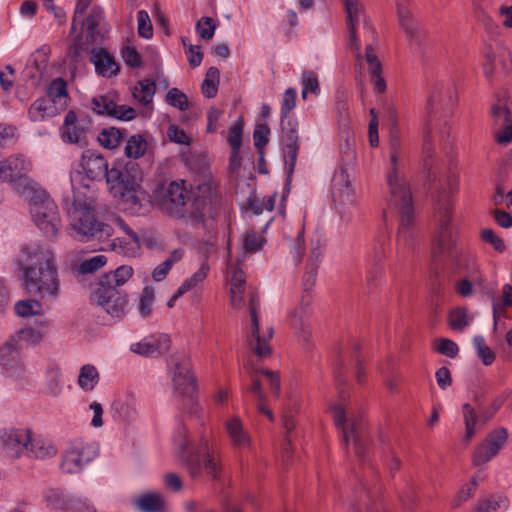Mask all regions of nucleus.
Segmentation results:
<instances>
[{
  "mask_svg": "<svg viewBox=\"0 0 512 512\" xmlns=\"http://www.w3.org/2000/svg\"><path fill=\"white\" fill-rule=\"evenodd\" d=\"M16 263L22 272L25 289L41 300L54 301L61 293V284L53 250L43 243L24 245Z\"/></svg>",
  "mask_w": 512,
  "mask_h": 512,
  "instance_id": "f257e3e1",
  "label": "nucleus"
},
{
  "mask_svg": "<svg viewBox=\"0 0 512 512\" xmlns=\"http://www.w3.org/2000/svg\"><path fill=\"white\" fill-rule=\"evenodd\" d=\"M401 143L396 136L390 140V169L387 173L389 206L399 208L400 219L397 232L396 251L404 255L413 245L415 237V217L412 196L406 179L400 171Z\"/></svg>",
  "mask_w": 512,
  "mask_h": 512,
  "instance_id": "f03ea898",
  "label": "nucleus"
},
{
  "mask_svg": "<svg viewBox=\"0 0 512 512\" xmlns=\"http://www.w3.org/2000/svg\"><path fill=\"white\" fill-rule=\"evenodd\" d=\"M82 167L91 180L106 178L111 194L119 199L124 208L131 213H140L148 201L139 179L127 170L117 168L108 170V162L101 154L88 151L83 155Z\"/></svg>",
  "mask_w": 512,
  "mask_h": 512,
  "instance_id": "7ed1b4c3",
  "label": "nucleus"
},
{
  "mask_svg": "<svg viewBox=\"0 0 512 512\" xmlns=\"http://www.w3.org/2000/svg\"><path fill=\"white\" fill-rule=\"evenodd\" d=\"M173 444L180 462L193 480L200 478L203 471L213 480L219 478L220 467L204 431L191 438L187 427L181 424L174 432Z\"/></svg>",
  "mask_w": 512,
  "mask_h": 512,
  "instance_id": "20e7f679",
  "label": "nucleus"
},
{
  "mask_svg": "<svg viewBox=\"0 0 512 512\" xmlns=\"http://www.w3.org/2000/svg\"><path fill=\"white\" fill-rule=\"evenodd\" d=\"M68 227L67 233L82 242H104L113 235V228L98 220L95 209V200L91 197H76L69 204L65 202Z\"/></svg>",
  "mask_w": 512,
  "mask_h": 512,
  "instance_id": "39448f33",
  "label": "nucleus"
},
{
  "mask_svg": "<svg viewBox=\"0 0 512 512\" xmlns=\"http://www.w3.org/2000/svg\"><path fill=\"white\" fill-rule=\"evenodd\" d=\"M29 206L35 225L47 238L55 240L61 227V219L53 199L46 191L36 189L31 193Z\"/></svg>",
  "mask_w": 512,
  "mask_h": 512,
  "instance_id": "423d86ee",
  "label": "nucleus"
},
{
  "mask_svg": "<svg viewBox=\"0 0 512 512\" xmlns=\"http://www.w3.org/2000/svg\"><path fill=\"white\" fill-rule=\"evenodd\" d=\"M452 210L445 204L439 210V230L433 255L442 260L459 263L463 248L457 241V228L451 224Z\"/></svg>",
  "mask_w": 512,
  "mask_h": 512,
  "instance_id": "0eeeda50",
  "label": "nucleus"
},
{
  "mask_svg": "<svg viewBox=\"0 0 512 512\" xmlns=\"http://www.w3.org/2000/svg\"><path fill=\"white\" fill-rule=\"evenodd\" d=\"M156 201L162 211L192 222L191 192L184 181H173L161 187L157 192Z\"/></svg>",
  "mask_w": 512,
  "mask_h": 512,
  "instance_id": "6e6552de",
  "label": "nucleus"
},
{
  "mask_svg": "<svg viewBox=\"0 0 512 512\" xmlns=\"http://www.w3.org/2000/svg\"><path fill=\"white\" fill-rule=\"evenodd\" d=\"M330 410L336 427L341 430L344 443L346 446L352 443L354 454L362 459L365 455V440L360 419L342 403L331 405Z\"/></svg>",
  "mask_w": 512,
  "mask_h": 512,
  "instance_id": "1a4fd4ad",
  "label": "nucleus"
},
{
  "mask_svg": "<svg viewBox=\"0 0 512 512\" xmlns=\"http://www.w3.org/2000/svg\"><path fill=\"white\" fill-rule=\"evenodd\" d=\"M98 452L99 448L95 443L75 441L62 456L61 470L67 474L79 473L98 455Z\"/></svg>",
  "mask_w": 512,
  "mask_h": 512,
  "instance_id": "9d476101",
  "label": "nucleus"
},
{
  "mask_svg": "<svg viewBox=\"0 0 512 512\" xmlns=\"http://www.w3.org/2000/svg\"><path fill=\"white\" fill-rule=\"evenodd\" d=\"M259 300L254 292L249 295V310L251 317V327L249 331V346L259 358H265L271 353L269 340L273 337V328L268 327L265 332L260 334L257 317V307Z\"/></svg>",
  "mask_w": 512,
  "mask_h": 512,
  "instance_id": "9b49d317",
  "label": "nucleus"
},
{
  "mask_svg": "<svg viewBox=\"0 0 512 512\" xmlns=\"http://www.w3.org/2000/svg\"><path fill=\"white\" fill-rule=\"evenodd\" d=\"M346 14L345 24L347 29V37L352 39V43L356 44V36H358L357 29L360 25L370 33L373 37L376 35V30L370 23L363 4L360 0H340Z\"/></svg>",
  "mask_w": 512,
  "mask_h": 512,
  "instance_id": "f8f14e48",
  "label": "nucleus"
},
{
  "mask_svg": "<svg viewBox=\"0 0 512 512\" xmlns=\"http://www.w3.org/2000/svg\"><path fill=\"white\" fill-rule=\"evenodd\" d=\"M216 194V184L210 178H204L191 192L192 223H200L210 212Z\"/></svg>",
  "mask_w": 512,
  "mask_h": 512,
  "instance_id": "ddd939ff",
  "label": "nucleus"
},
{
  "mask_svg": "<svg viewBox=\"0 0 512 512\" xmlns=\"http://www.w3.org/2000/svg\"><path fill=\"white\" fill-rule=\"evenodd\" d=\"M32 432L29 429H1L0 441L4 451L12 458L26 457Z\"/></svg>",
  "mask_w": 512,
  "mask_h": 512,
  "instance_id": "4468645a",
  "label": "nucleus"
},
{
  "mask_svg": "<svg viewBox=\"0 0 512 512\" xmlns=\"http://www.w3.org/2000/svg\"><path fill=\"white\" fill-rule=\"evenodd\" d=\"M31 169L32 162L27 157L21 154L12 155L0 161V179L11 184H26V176Z\"/></svg>",
  "mask_w": 512,
  "mask_h": 512,
  "instance_id": "2eb2a0df",
  "label": "nucleus"
},
{
  "mask_svg": "<svg viewBox=\"0 0 512 512\" xmlns=\"http://www.w3.org/2000/svg\"><path fill=\"white\" fill-rule=\"evenodd\" d=\"M171 373L174 392L181 396H191L196 385L191 373L190 360L185 356L176 358Z\"/></svg>",
  "mask_w": 512,
  "mask_h": 512,
  "instance_id": "dca6fc26",
  "label": "nucleus"
},
{
  "mask_svg": "<svg viewBox=\"0 0 512 512\" xmlns=\"http://www.w3.org/2000/svg\"><path fill=\"white\" fill-rule=\"evenodd\" d=\"M452 102L451 89L445 86H439L435 88L431 96L427 101V117L428 120L425 123L423 137H424V150L429 152L432 149L433 139V125L431 123V117L436 107L440 106L444 108Z\"/></svg>",
  "mask_w": 512,
  "mask_h": 512,
  "instance_id": "f3484780",
  "label": "nucleus"
},
{
  "mask_svg": "<svg viewBox=\"0 0 512 512\" xmlns=\"http://www.w3.org/2000/svg\"><path fill=\"white\" fill-rule=\"evenodd\" d=\"M507 440V432L501 428L488 434L485 440L474 451L472 461L475 466L489 462L503 448Z\"/></svg>",
  "mask_w": 512,
  "mask_h": 512,
  "instance_id": "a211bd4d",
  "label": "nucleus"
},
{
  "mask_svg": "<svg viewBox=\"0 0 512 512\" xmlns=\"http://www.w3.org/2000/svg\"><path fill=\"white\" fill-rule=\"evenodd\" d=\"M323 256V245L320 239L311 240L307 253V262L305 266V273L302 281V295L304 297H312L311 291L315 285L317 270Z\"/></svg>",
  "mask_w": 512,
  "mask_h": 512,
  "instance_id": "6ab92c4d",
  "label": "nucleus"
},
{
  "mask_svg": "<svg viewBox=\"0 0 512 512\" xmlns=\"http://www.w3.org/2000/svg\"><path fill=\"white\" fill-rule=\"evenodd\" d=\"M92 109L100 115H108L122 121H130L136 117L134 108L126 105H118L113 94L94 97Z\"/></svg>",
  "mask_w": 512,
  "mask_h": 512,
  "instance_id": "aec40b11",
  "label": "nucleus"
},
{
  "mask_svg": "<svg viewBox=\"0 0 512 512\" xmlns=\"http://www.w3.org/2000/svg\"><path fill=\"white\" fill-rule=\"evenodd\" d=\"M231 446L236 450H250L252 437L239 415H230L223 422Z\"/></svg>",
  "mask_w": 512,
  "mask_h": 512,
  "instance_id": "412c9836",
  "label": "nucleus"
},
{
  "mask_svg": "<svg viewBox=\"0 0 512 512\" xmlns=\"http://www.w3.org/2000/svg\"><path fill=\"white\" fill-rule=\"evenodd\" d=\"M20 350L10 339L0 347V366L2 371L5 375L15 379H21L24 375Z\"/></svg>",
  "mask_w": 512,
  "mask_h": 512,
  "instance_id": "4be33fe9",
  "label": "nucleus"
},
{
  "mask_svg": "<svg viewBox=\"0 0 512 512\" xmlns=\"http://www.w3.org/2000/svg\"><path fill=\"white\" fill-rule=\"evenodd\" d=\"M171 340L167 334L149 335L132 343L130 350L144 357H159L169 351Z\"/></svg>",
  "mask_w": 512,
  "mask_h": 512,
  "instance_id": "5701e85b",
  "label": "nucleus"
},
{
  "mask_svg": "<svg viewBox=\"0 0 512 512\" xmlns=\"http://www.w3.org/2000/svg\"><path fill=\"white\" fill-rule=\"evenodd\" d=\"M98 304L112 317H121L127 308V298L114 287L100 286L96 291Z\"/></svg>",
  "mask_w": 512,
  "mask_h": 512,
  "instance_id": "b1692460",
  "label": "nucleus"
},
{
  "mask_svg": "<svg viewBox=\"0 0 512 512\" xmlns=\"http://www.w3.org/2000/svg\"><path fill=\"white\" fill-rule=\"evenodd\" d=\"M312 297L305 295L300 298L299 305L293 309L290 313V325L295 330L297 337L305 345H309L311 337V328L309 323L306 321L308 316L309 306L311 304Z\"/></svg>",
  "mask_w": 512,
  "mask_h": 512,
  "instance_id": "393cba45",
  "label": "nucleus"
},
{
  "mask_svg": "<svg viewBox=\"0 0 512 512\" xmlns=\"http://www.w3.org/2000/svg\"><path fill=\"white\" fill-rule=\"evenodd\" d=\"M44 501L46 505L52 509H74L77 512L85 511L84 504L88 503L87 501L76 500L59 488L47 489L44 493Z\"/></svg>",
  "mask_w": 512,
  "mask_h": 512,
  "instance_id": "a878e982",
  "label": "nucleus"
},
{
  "mask_svg": "<svg viewBox=\"0 0 512 512\" xmlns=\"http://www.w3.org/2000/svg\"><path fill=\"white\" fill-rule=\"evenodd\" d=\"M90 60L95 66L96 72L103 77H112L119 72V65L114 57L105 49L92 48Z\"/></svg>",
  "mask_w": 512,
  "mask_h": 512,
  "instance_id": "bb28decb",
  "label": "nucleus"
},
{
  "mask_svg": "<svg viewBox=\"0 0 512 512\" xmlns=\"http://www.w3.org/2000/svg\"><path fill=\"white\" fill-rule=\"evenodd\" d=\"M354 188L351 185L347 169L342 168L333 178L332 197L334 202L348 204L352 201Z\"/></svg>",
  "mask_w": 512,
  "mask_h": 512,
  "instance_id": "cd10ccee",
  "label": "nucleus"
},
{
  "mask_svg": "<svg viewBox=\"0 0 512 512\" xmlns=\"http://www.w3.org/2000/svg\"><path fill=\"white\" fill-rule=\"evenodd\" d=\"M499 60L506 71L511 69L510 60L511 53L510 51L502 46L497 45L495 48L490 47L485 52V62L483 64L484 74L487 78H491L494 73L495 61Z\"/></svg>",
  "mask_w": 512,
  "mask_h": 512,
  "instance_id": "c85d7f7f",
  "label": "nucleus"
},
{
  "mask_svg": "<svg viewBox=\"0 0 512 512\" xmlns=\"http://www.w3.org/2000/svg\"><path fill=\"white\" fill-rule=\"evenodd\" d=\"M56 454L57 448L51 440L40 435H31L26 457L45 460L54 457Z\"/></svg>",
  "mask_w": 512,
  "mask_h": 512,
  "instance_id": "c756f323",
  "label": "nucleus"
},
{
  "mask_svg": "<svg viewBox=\"0 0 512 512\" xmlns=\"http://www.w3.org/2000/svg\"><path fill=\"white\" fill-rule=\"evenodd\" d=\"M384 258L385 254L382 251L381 242L377 240L372 250L370 267L366 272V282L369 290L377 287L383 278L382 260Z\"/></svg>",
  "mask_w": 512,
  "mask_h": 512,
  "instance_id": "7c9ffc66",
  "label": "nucleus"
},
{
  "mask_svg": "<svg viewBox=\"0 0 512 512\" xmlns=\"http://www.w3.org/2000/svg\"><path fill=\"white\" fill-rule=\"evenodd\" d=\"M231 277L229 279L230 283V302L232 307L236 309L242 308L244 304V291H245V277L244 273L240 268L231 266Z\"/></svg>",
  "mask_w": 512,
  "mask_h": 512,
  "instance_id": "2f4dec72",
  "label": "nucleus"
},
{
  "mask_svg": "<svg viewBox=\"0 0 512 512\" xmlns=\"http://www.w3.org/2000/svg\"><path fill=\"white\" fill-rule=\"evenodd\" d=\"M133 503L140 512H164L166 507L163 494L155 491L139 495Z\"/></svg>",
  "mask_w": 512,
  "mask_h": 512,
  "instance_id": "473e14b6",
  "label": "nucleus"
},
{
  "mask_svg": "<svg viewBox=\"0 0 512 512\" xmlns=\"http://www.w3.org/2000/svg\"><path fill=\"white\" fill-rule=\"evenodd\" d=\"M398 23L404 33L410 38L417 37V22L409 8V0H396Z\"/></svg>",
  "mask_w": 512,
  "mask_h": 512,
  "instance_id": "72a5a7b5",
  "label": "nucleus"
},
{
  "mask_svg": "<svg viewBox=\"0 0 512 512\" xmlns=\"http://www.w3.org/2000/svg\"><path fill=\"white\" fill-rule=\"evenodd\" d=\"M43 332L32 327H25L14 333L9 339L20 349L34 346L41 342Z\"/></svg>",
  "mask_w": 512,
  "mask_h": 512,
  "instance_id": "f704fd0d",
  "label": "nucleus"
},
{
  "mask_svg": "<svg viewBox=\"0 0 512 512\" xmlns=\"http://www.w3.org/2000/svg\"><path fill=\"white\" fill-rule=\"evenodd\" d=\"M133 269L131 266L122 265L115 269L113 272L105 274L99 285L102 287H120L124 285L132 276Z\"/></svg>",
  "mask_w": 512,
  "mask_h": 512,
  "instance_id": "c9c22d12",
  "label": "nucleus"
},
{
  "mask_svg": "<svg viewBox=\"0 0 512 512\" xmlns=\"http://www.w3.org/2000/svg\"><path fill=\"white\" fill-rule=\"evenodd\" d=\"M58 108L48 98L37 99L29 109V117L33 121H42L57 113Z\"/></svg>",
  "mask_w": 512,
  "mask_h": 512,
  "instance_id": "e433bc0d",
  "label": "nucleus"
},
{
  "mask_svg": "<svg viewBox=\"0 0 512 512\" xmlns=\"http://www.w3.org/2000/svg\"><path fill=\"white\" fill-rule=\"evenodd\" d=\"M113 409L118 417L124 421H133L138 416L137 402L133 397H126L113 404Z\"/></svg>",
  "mask_w": 512,
  "mask_h": 512,
  "instance_id": "4c0bfd02",
  "label": "nucleus"
},
{
  "mask_svg": "<svg viewBox=\"0 0 512 512\" xmlns=\"http://www.w3.org/2000/svg\"><path fill=\"white\" fill-rule=\"evenodd\" d=\"M210 266L206 260H203L199 269L194 272L189 278L183 281L178 288V295H183L186 292L198 287L208 276Z\"/></svg>",
  "mask_w": 512,
  "mask_h": 512,
  "instance_id": "58836bf2",
  "label": "nucleus"
},
{
  "mask_svg": "<svg viewBox=\"0 0 512 512\" xmlns=\"http://www.w3.org/2000/svg\"><path fill=\"white\" fill-rule=\"evenodd\" d=\"M99 382V372L94 365L86 364L80 368L78 385L86 392L92 391Z\"/></svg>",
  "mask_w": 512,
  "mask_h": 512,
  "instance_id": "ea45409f",
  "label": "nucleus"
},
{
  "mask_svg": "<svg viewBox=\"0 0 512 512\" xmlns=\"http://www.w3.org/2000/svg\"><path fill=\"white\" fill-rule=\"evenodd\" d=\"M298 122L296 118L281 119V142L283 147L298 145Z\"/></svg>",
  "mask_w": 512,
  "mask_h": 512,
  "instance_id": "a19ab883",
  "label": "nucleus"
},
{
  "mask_svg": "<svg viewBox=\"0 0 512 512\" xmlns=\"http://www.w3.org/2000/svg\"><path fill=\"white\" fill-rule=\"evenodd\" d=\"M259 370L260 369L254 367L251 368L252 385L250 386L249 391L255 396L259 411L273 420L272 412L265 406L266 394L262 390V384L260 380L256 377V374L259 373Z\"/></svg>",
  "mask_w": 512,
  "mask_h": 512,
  "instance_id": "79ce46f5",
  "label": "nucleus"
},
{
  "mask_svg": "<svg viewBox=\"0 0 512 512\" xmlns=\"http://www.w3.org/2000/svg\"><path fill=\"white\" fill-rule=\"evenodd\" d=\"M183 255L184 251L182 249L173 250L165 261L154 268L152 272L154 281H162L167 276L172 266L183 258Z\"/></svg>",
  "mask_w": 512,
  "mask_h": 512,
  "instance_id": "37998d69",
  "label": "nucleus"
},
{
  "mask_svg": "<svg viewBox=\"0 0 512 512\" xmlns=\"http://www.w3.org/2000/svg\"><path fill=\"white\" fill-rule=\"evenodd\" d=\"M512 306V286L505 284L502 287L500 295L492 297L493 317L496 321L497 317L503 313L507 308Z\"/></svg>",
  "mask_w": 512,
  "mask_h": 512,
  "instance_id": "c03bdc74",
  "label": "nucleus"
},
{
  "mask_svg": "<svg viewBox=\"0 0 512 512\" xmlns=\"http://www.w3.org/2000/svg\"><path fill=\"white\" fill-rule=\"evenodd\" d=\"M67 87L63 79L58 78L52 81L48 89V99L56 105L59 104L60 109H64L67 103Z\"/></svg>",
  "mask_w": 512,
  "mask_h": 512,
  "instance_id": "a18cd8bd",
  "label": "nucleus"
},
{
  "mask_svg": "<svg viewBox=\"0 0 512 512\" xmlns=\"http://www.w3.org/2000/svg\"><path fill=\"white\" fill-rule=\"evenodd\" d=\"M124 137V133L121 130L115 127H109L102 129L97 139L104 148L115 149L120 145Z\"/></svg>",
  "mask_w": 512,
  "mask_h": 512,
  "instance_id": "49530a36",
  "label": "nucleus"
},
{
  "mask_svg": "<svg viewBox=\"0 0 512 512\" xmlns=\"http://www.w3.org/2000/svg\"><path fill=\"white\" fill-rule=\"evenodd\" d=\"M156 85L149 79L142 80L133 89V97L141 104L147 105L152 102Z\"/></svg>",
  "mask_w": 512,
  "mask_h": 512,
  "instance_id": "de8ad7c7",
  "label": "nucleus"
},
{
  "mask_svg": "<svg viewBox=\"0 0 512 512\" xmlns=\"http://www.w3.org/2000/svg\"><path fill=\"white\" fill-rule=\"evenodd\" d=\"M463 416L465 422V435L463 440L465 442H469L476 434V426L481 422V420L477 417L474 409L468 403L463 405Z\"/></svg>",
  "mask_w": 512,
  "mask_h": 512,
  "instance_id": "09e8293b",
  "label": "nucleus"
},
{
  "mask_svg": "<svg viewBox=\"0 0 512 512\" xmlns=\"http://www.w3.org/2000/svg\"><path fill=\"white\" fill-rule=\"evenodd\" d=\"M147 149L146 140L139 134L131 136L125 146V155L128 158L138 159L142 157Z\"/></svg>",
  "mask_w": 512,
  "mask_h": 512,
  "instance_id": "8fccbe9b",
  "label": "nucleus"
},
{
  "mask_svg": "<svg viewBox=\"0 0 512 512\" xmlns=\"http://www.w3.org/2000/svg\"><path fill=\"white\" fill-rule=\"evenodd\" d=\"M15 311L21 317L37 316L42 314L43 306L36 299H26L15 304Z\"/></svg>",
  "mask_w": 512,
  "mask_h": 512,
  "instance_id": "3c124183",
  "label": "nucleus"
},
{
  "mask_svg": "<svg viewBox=\"0 0 512 512\" xmlns=\"http://www.w3.org/2000/svg\"><path fill=\"white\" fill-rule=\"evenodd\" d=\"M220 72L216 67H210L206 73L205 79L202 83V93L207 98H213L218 91Z\"/></svg>",
  "mask_w": 512,
  "mask_h": 512,
  "instance_id": "603ef678",
  "label": "nucleus"
},
{
  "mask_svg": "<svg viewBox=\"0 0 512 512\" xmlns=\"http://www.w3.org/2000/svg\"><path fill=\"white\" fill-rule=\"evenodd\" d=\"M307 247L304 241V228L301 227L297 236L290 241V255L295 265H298L306 255Z\"/></svg>",
  "mask_w": 512,
  "mask_h": 512,
  "instance_id": "864d4df0",
  "label": "nucleus"
},
{
  "mask_svg": "<svg viewBox=\"0 0 512 512\" xmlns=\"http://www.w3.org/2000/svg\"><path fill=\"white\" fill-rule=\"evenodd\" d=\"M302 92L301 96L305 100L308 93L318 95L320 93V86L317 74L311 70H305L301 76Z\"/></svg>",
  "mask_w": 512,
  "mask_h": 512,
  "instance_id": "5fc2aeb1",
  "label": "nucleus"
},
{
  "mask_svg": "<svg viewBox=\"0 0 512 512\" xmlns=\"http://www.w3.org/2000/svg\"><path fill=\"white\" fill-rule=\"evenodd\" d=\"M154 289L150 286L144 287L139 298L137 310L142 318H148L153 311Z\"/></svg>",
  "mask_w": 512,
  "mask_h": 512,
  "instance_id": "6e6d98bb",
  "label": "nucleus"
},
{
  "mask_svg": "<svg viewBox=\"0 0 512 512\" xmlns=\"http://www.w3.org/2000/svg\"><path fill=\"white\" fill-rule=\"evenodd\" d=\"M507 499L503 497H492L482 501L474 512H503L507 509Z\"/></svg>",
  "mask_w": 512,
  "mask_h": 512,
  "instance_id": "4d7b16f0",
  "label": "nucleus"
},
{
  "mask_svg": "<svg viewBox=\"0 0 512 512\" xmlns=\"http://www.w3.org/2000/svg\"><path fill=\"white\" fill-rule=\"evenodd\" d=\"M449 325L453 330L463 331L471 321L464 308H456L449 314Z\"/></svg>",
  "mask_w": 512,
  "mask_h": 512,
  "instance_id": "13d9d810",
  "label": "nucleus"
},
{
  "mask_svg": "<svg viewBox=\"0 0 512 512\" xmlns=\"http://www.w3.org/2000/svg\"><path fill=\"white\" fill-rule=\"evenodd\" d=\"M61 372L58 367H52L47 371V384L45 391L48 395L52 397H57L61 393V384H60Z\"/></svg>",
  "mask_w": 512,
  "mask_h": 512,
  "instance_id": "bf43d9fd",
  "label": "nucleus"
},
{
  "mask_svg": "<svg viewBox=\"0 0 512 512\" xmlns=\"http://www.w3.org/2000/svg\"><path fill=\"white\" fill-rule=\"evenodd\" d=\"M473 344L476 349L478 357L484 365H491L495 360L494 352L486 345L485 339L482 336H475Z\"/></svg>",
  "mask_w": 512,
  "mask_h": 512,
  "instance_id": "052dcab7",
  "label": "nucleus"
},
{
  "mask_svg": "<svg viewBox=\"0 0 512 512\" xmlns=\"http://www.w3.org/2000/svg\"><path fill=\"white\" fill-rule=\"evenodd\" d=\"M166 102L178 108L181 111H186L189 108L187 96L178 88H171L166 94Z\"/></svg>",
  "mask_w": 512,
  "mask_h": 512,
  "instance_id": "680f3d73",
  "label": "nucleus"
},
{
  "mask_svg": "<svg viewBox=\"0 0 512 512\" xmlns=\"http://www.w3.org/2000/svg\"><path fill=\"white\" fill-rule=\"evenodd\" d=\"M265 239L255 231H249L243 238V248L246 252L255 253L264 245Z\"/></svg>",
  "mask_w": 512,
  "mask_h": 512,
  "instance_id": "e2e57ef3",
  "label": "nucleus"
},
{
  "mask_svg": "<svg viewBox=\"0 0 512 512\" xmlns=\"http://www.w3.org/2000/svg\"><path fill=\"white\" fill-rule=\"evenodd\" d=\"M297 92L294 88L285 90L281 105V119H289V113L296 106Z\"/></svg>",
  "mask_w": 512,
  "mask_h": 512,
  "instance_id": "0e129e2a",
  "label": "nucleus"
},
{
  "mask_svg": "<svg viewBox=\"0 0 512 512\" xmlns=\"http://www.w3.org/2000/svg\"><path fill=\"white\" fill-rule=\"evenodd\" d=\"M107 263V258L104 255H96L89 259L84 260L79 270L82 274H89L102 268Z\"/></svg>",
  "mask_w": 512,
  "mask_h": 512,
  "instance_id": "69168bd1",
  "label": "nucleus"
},
{
  "mask_svg": "<svg viewBox=\"0 0 512 512\" xmlns=\"http://www.w3.org/2000/svg\"><path fill=\"white\" fill-rule=\"evenodd\" d=\"M495 126H503L512 123L511 112L503 105L495 104L491 108Z\"/></svg>",
  "mask_w": 512,
  "mask_h": 512,
  "instance_id": "338daca9",
  "label": "nucleus"
},
{
  "mask_svg": "<svg viewBox=\"0 0 512 512\" xmlns=\"http://www.w3.org/2000/svg\"><path fill=\"white\" fill-rule=\"evenodd\" d=\"M138 33L140 36L149 39L153 35L152 23L149 14L144 10L137 12Z\"/></svg>",
  "mask_w": 512,
  "mask_h": 512,
  "instance_id": "774afa93",
  "label": "nucleus"
}]
</instances>
